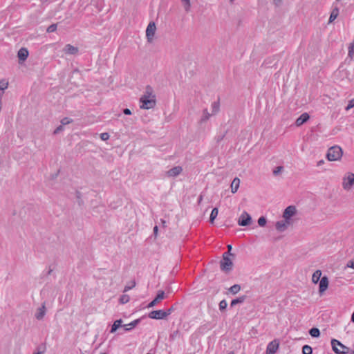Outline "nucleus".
Instances as JSON below:
<instances>
[{
    "label": "nucleus",
    "instance_id": "43",
    "mask_svg": "<svg viewBox=\"0 0 354 354\" xmlns=\"http://www.w3.org/2000/svg\"><path fill=\"white\" fill-rule=\"evenodd\" d=\"M337 16V13H335V12L333 11L330 16L329 21L332 22L333 20H335L336 19Z\"/></svg>",
    "mask_w": 354,
    "mask_h": 354
},
{
    "label": "nucleus",
    "instance_id": "25",
    "mask_svg": "<svg viewBox=\"0 0 354 354\" xmlns=\"http://www.w3.org/2000/svg\"><path fill=\"white\" fill-rule=\"evenodd\" d=\"M210 116H211V114L208 112L207 109H204L203 111V116L200 120V122L201 123L205 122L206 121H207L209 120Z\"/></svg>",
    "mask_w": 354,
    "mask_h": 354
},
{
    "label": "nucleus",
    "instance_id": "10",
    "mask_svg": "<svg viewBox=\"0 0 354 354\" xmlns=\"http://www.w3.org/2000/svg\"><path fill=\"white\" fill-rule=\"evenodd\" d=\"M296 214V207L290 205L287 207L283 214V217L285 220L288 221L292 216Z\"/></svg>",
    "mask_w": 354,
    "mask_h": 354
},
{
    "label": "nucleus",
    "instance_id": "44",
    "mask_svg": "<svg viewBox=\"0 0 354 354\" xmlns=\"http://www.w3.org/2000/svg\"><path fill=\"white\" fill-rule=\"evenodd\" d=\"M173 311H174L173 307H171V308L167 309L166 311H165V313L166 314V317L167 316H169Z\"/></svg>",
    "mask_w": 354,
    "mask_h": 354
},
{
    "label": "nucleus",
    "instance_id": "8",
    "mask_svg": "<svg viewBox=\"0 0 354 354\" xmlns=\"http://www.w3.org/2000/svg\"><path fill=\"white\" fill-rule=\"evenodd\" d=\"M148 317L150 319H164L166 318V314L165 313V310H156L150 312L148 315Z\"/></svg>",
    "mask_w": 354,
    "mask_h": 354
},
{
    "label": "nucleus",
    "instance_id": "50",
    "mask_svg": "<svg viewBox=\"0 0 354 354\" xmlns=\"http://www.w3.org/2000/svg\"><path fill=\"white\" fill-rule=\"evenodd\" d=\"M232 249V245H227V250H228V251H227V252H231Z\"/></svg>",
    "mask_w": 354,
    "mask_h": 354
},
{
    "label": "nucleus",
    "instance_id": "36",
    "mask_svg": "<svg viewBox=\"0 0 354 354\" xmlns=\"http://www.w3.org/2000/svg\"><path fill=\"white\" fill-rule=\"evenodd\" d=\"M227 301L225 299L221 301L220 303H219V309H220V310L223 311V310H225L226 308H227Z\"/></svg>",
    "mask_w": 354,
    "mask_h": 354
},
{
    "label": "nucleus",
    "instance_id": "16",
    "mask_svg": "<svg viewBox=\"0 0 354 354\" xmlns=\"http://www.w3.org/2000/svg\"><path fill=\"white\" fill-rule=\"evenodd\" d=\"M310 118L309 115L307 113H302L295 121V124L297 127L302 125L304 123L307 122Z\"/></svg>",
    "mask_w": 354,
    "mask_h": 354
},
{
    "label": "nucleus",
    "instance_id": "54",
    "mask_svg": "<svg viewBox=\"0 0 354 354\" xmlns=\"http://www.w3.org/2000/svg\"><path fill=\"white\" fill-rule=\"evenodd\" d=\"M351 321L353 322H354V311H353V313L352 317H351Z\"/></svg>",
    "mask_w": 354,
    "mask_h": 354
},
{
    "label": "nucleus",
    "instance_id": "51",
    "mask_svg": "<svg viewBox=\"0 0 354 354\" xmlns=\"http://www.w3.org/2000/svg\"><path fill=\"white\" fill-rule=\"evenodd\" d=\"M324 161L323 160H319V161L317 162V166H320V165H322V164H324Z\"/></svg>",
    "mask_w": 354,
    "mask_h": 354
},
{
    "label": "nucleus",
    "instance_id": "52",
    "mask_svg": "<svg viewBox=\"0 0 354 354\" xmlns=\"http://www.w3.org/2000/svg\"><path fill=\"white\" fill-rule=\"evenodd\" d=\"M3 92L0 91V104H1V98L3 96Z\"/></svg>",
    "mask_w": 354,
    "mask_h": 354
},
{
    "label": "nucleus",
    "instance_id": "26",
    "mask_svg": "<svg viewBox=\"0 0 354 354\" xmlns=\"http://www.w3.org/2000/svg\"><path fill=\"white\" fill-rule=\"evenodd\" d=\"M218 214V208L215 207L212 210L210 217H209V221L211 223H214V219L216 218Z\"/></svg>",
    "mask_w": 354,
    "mask_h": 354
},
{
    "label": "nucleus",
    "instance_id": "35",
    "mask_svg": "<svg viewBox=\"0 0 354 354\" xmlns=\"http://www.w3.org/2000/svg\"><path fill=\"white\" fill-rule=\"evenodd\" d=\"M129 301V296L127 295H123L120 298V301L121 304H126Z\"/></svg>",
    "mask_w": 354,
    "mask_h": 354
},
{
    "label": "nucleus",
    "instance_id": "4",
    "mask_svg": "<svg viewBox=\"0 0 354 354\" xmlns=\"http://www.w3.org/2000/svg\"><path fill=\"white\" fill-rule=\"evenodd\" d=\"M354 185V174L348 172L342 179V187L346 191H349Z\"/></svg>",
    "mask_w": 354,
    "mask_h": 354
},
{
    "label": "nucleus",
    "instance_id": "14",
    "mask_svg": "<svg viewBox=\"0 0 354 354\" xmlns=\"http://www.w3.org/2000/svg\"><path fill=\"white\" fill-rule=\"evenodd\" d=\"M183 168L180 166L174 167L167 171V176L168 177H176L181 174Z\"/></svg>",
    "mask_w": 354,
    "mask_h": 354
},
{
    "label": "nucleus",
    "instance_id": "46",
    "mask_svg": "<svg viewBox=\"0 0 354 354\" xmlns=\"http://www.w3.org/2000/svg\"><path fill=\"white\" fill-rule=\"evenodd\" d=\"M347 266L349 267V268H353L354 269V260H351L350 261L348 264H347Z\"/></svg>",
    "mask_w": 354,
    "mask_h": 354
},
{
    "label": "nucleus",
    "instance_id": "48",
    "mask_svg": "<svg viewBox=\"0 0 354 354\" xmlns=\"http://www.w3.org/2000/svg\"><path fill=\"white\" fill-rule=\"evenodd\" d=\"M281 0H273V2H274V4L276 6H279L281 3Z\"/></svg>",
    "mask_w": 354,
    "mask_h": 354
},
{
    "label": "nucleus",
    "instance_id": "53",
    "mask_svg": "<svg viewBox=\"0 0 354 354\" xmlns=\"http://www.w3.org/2000/svg\"><path fill=\"white\" fill-rule=\"evenodd\" d=\"M161 223L162 224V227H166V221L164 220H161Z\"/></svg>",
    "mask_w": 354,
    "mask_h": 354
},
{
    "label": "nucleus",
    "instance_id": "47",
    "mask_svg": "<svg viewBox=\"0 0 354 354\" xmlns=\"http://www.w3.org/2000/svg\"><path fill=\"white\" fill-rule=\"evenodd\" d=\"M123 113L125 114V115H131V111L129 109H124L123 110Z\"/></svg>",
    "mask_w": 354,
    "mask_h": 354
},
{
    "label": "nucleus",
    "instance_id": "29",
    "mask_svg": "<svg viewBox=\"0 0 354 354\" xmlns=\"http://www.w3.org/2000/svg\"><path fill=\"white\" fill-rule=\"evenodd\" d=\"M348 56L351 59L354 57V41L349 44Z\"/></svg>",
    "mask_w": 354,
    "mask_h": 354
},
{
    "label": "nucleus",
    "instance_id": "37",
    "mask_svg": "<svg viewBox=\"0 0 354 354\" xmlns=\"http://www.w3.org/2000/svg\"><path fill=\"white\" fill-rule=\"evenodd\" d=\"M258 224L259 225V226L261 227H263L266 225V218L264 217V216H261L259 219H258Z\"/></svg>",
    "mask_w": 354,
    "mask_h": 354
},
{
    "label": "nucleus",
    "instance_id": "60",
    "mask_svg": "<svg viewBox=\"0 0 354 354\" xmlns=\"http://www.w3.org/2000/svg\"><path fill=\"white\" fill-rule=\"evenodd\" d=\"M101 354H105L104 353H102Z\"/></svg>",
    "mask_w": 354,
    "mask_h": 354
},
{
    "label": "nucleus",
    "instance_id": "55",
    "mask_svg": "<svg viewBox=\"0 0 354 354\" xmlns=\"http://www.w3.org/2000/svg\"><path fill=\"white\" fill-rule=\"evenodd\" d=\"M201 201H202V196H200V197L198 198V203H201Z\"/></svg>",
    "mask_w": 354,
    "mask_h": 354
},
{
    "label": "nucleus",
    "instance_id": "19",
    "mask_svg": "<svg viewBox=\"0 0 354 354\" xmlns=\"http://www.w3.org/2000/svg\"><path fill=\"white\" fill-rule=\"evenodd\" d=\"M141 319H137L131 322L128 324L123 325L124 329L125 331H129L134 328L140 322Z\"/></svg>",
    "mask_w": 354,
    "mask_h": 354
},
{
    "label": "nucleus",
    "instance_id": "18",
    "mask_svg": "<svg viewBox=\"0 0 354 354\" xmlns=\"http://www.w3.org/2000/svg\"><path fill=\"white\" fill-rule=\"evenodd\" d=\"M28 50L25 48H21L18 51V58L20 61H25L28 57Z\"/></svg>",
    "mask_w": 354,
    "mask_h": 354
},
{
    "label": "nucleus",
    "instance_id": "3",
    "mask_svg": "<svg viewBox=\"0 0 354 354\" xmlns=\"http://www.w3.org/2000/svg\"><path fill=\"white\" fill-rule=\"evenodd\" d=\"M331 346L333 351L337 354H346L350 352V348L342 344L339 341L332 339Z\"/></svg>",
    "mask_w": 354,
    "mask_h": 354
},
{
    "label": "nucleus",
    "instance_id": "5",
    "mask_svg": "<svg viewBox=\"0 0 354 354\" xmlns=\"http://www.w3.org/2000/svg\"><path fill=\"white\" fill-rule=\"evenodd\" d=\"M140 102L141 103L140 108L143 109H150L153 108V106L156 105V99L149 98V96H142L140 99Z\"/></svg>",
    "mask_w": 354,
    "mask_h": 354
},
{
    "label": "nucleus",
    "instance_id": "9",
    "mask_svg": "<svg viewBox=\"0 0 354 354\" xmlns=\"http://www.w3.org/2000/svg\"><path fill=\"white\" fill-rule=\"evenodd\" d=\"M279 342L274 339L270 342L266 348V354H274L279 348Z\"/></svg>",
    "mask_w": 354,
    "mask_h": 354
},
{
    "label": "nucleus",
    "instance_id": "13",
    "mask_svg": "<svg viewBox=\"0 0 354 354\" xmlns=\"http://www.w3.org/2000/svg\"><path fill=\"white\" fill-rule=\"evenodd\" d=\"M328 286V279L326 276H324L319 280V292L322 294L324 292Z\"/></svg>",
    "mask_w": 354,
    "mask_h": 354
},
{
    "label": "nucleus",
    "instance_id": "57",
    "mask_svg": "<svg viewBox=\"0 0 354 354\" xmlns=\"http://www.w3.org/2000/svg\"><path fill=\"white\" fill-rule=\"evenodd\" d=\"M227 354H234L233 351H230Z\"/></svg>",
    "mask_w": 354,
    "mask_h": 354
},
{
    "label": "nucleus",
    "instance_id": "20",
    "mask_svg": "<svg viewBox=\"0 0 354 354\" xmlns=\"http://www.w3.org/2000/svg\"><path fill=\"white\" fill-rule=\"evenodd\" d=\"M240 185V179L234 178L231 184V192L234 194L237 192Z\"/></svg>",
    "mask_w": 354,
    "mask_h": 354
},
{
    "label": "nucleus",
    "instance_id": "7",
    "mask_svg": "<svg viewBox=\"0 0 354 354\" xmlns=\"http://www.w3.org/2000/svg\"><path fill=\"white\" fill-rule=\"evenodd\" d=\"M251 223H252L251 216L247 212H243L238 220L239 225L248 226V225H250Z\"/></svg>",
    "mask_w": 354,
    "mask_h": 354
},
{
    "label": "nucleus",
    "instance_id": "38",
    "mask_svg": "<svg viewBox=\"0 0 354 354\" xmlns=\"http://www.w3.org/2000/svg\"><path fill=\"white\" fill-rule=\"evenodd\" d=\"M57 30V24H52L49 26L47 28L48 32H53Z\"/></svg>",
    "mask_w": 354,
    "mask_h": 354
},
{
    "label": "nucleus",
    "instance_id": "23",
    "mask_svg": "<svg viewBox=\"0 0 354 354\" xmlns=\"http://www.w3.org/2000/svg\"><path fill=\"white\" fill-rule=\"evenodd\" d=\"M245 299H246V296L243 295V296H241L236 299H233L230 304L231 307H233L239 304H241V303L244 302Z\"/></svg>",
    "mask_w": 354,
    "mask_h": 354
},
{
    "label": "nucleus",
    "instance_id": "6",
    "mask_svg": "<svg viewBox=\"0 0 354 354\" xmlns=\"http://www.w3.org/2000/svg\"><path fill=\"white\" fill-rule=\"evenodd\" d=\"M156 30V26L153 21H151L146 29V37L148 42H152Z\"/></svg>",
    "mask_w": 354,
    "mask_h": 354
},
{
    "label": "nucleus",
    "instance_id": "33",
    "mask_svg": "<svg viewBox=\"0 0 354 354\" xmlns=\"http://www.w3.org/2000/svg\"><path fill=\"white\" fill-rule=\"evenodd\" d=\"M181 1L184 4V8L187 12H189L190 10V0H181Z\"/></svg>",
    "mask_w": 354,
    "mask_h": 354
},
{
    "label": "nucleus",
    "instance_id": "58",
    "mask_svg": "<svg viewBox=\"0 0 354 354\" xmlns=\"http://www.w3.org/2000/svg\"><path fill=\"white\" fill-rule=\"evenodd\" d=\"M350 354H354V351H351Z\"/></svg>",
    "mask_w": 354,
    "mask_h": 354
},
{
    "label": "nucleus",
    "instance_id": "32",
    "mask_svg": "<svg viewBox=\"0 0 354 354\" xmlns=\"http://www.w3.org/2000/svg\"><path fill=\"white\" fill-rule=\"evenodd\" d=\"M135 286H136L135 281H130L127 286H125V287L124 288V292H127V291L130 290L133 287H135Z\"/></svg>",
    "mask_w": 354,
    "mask_h": 354
},
{
    "label": "nucleus",
    "instance_id": "41",
    "mask_svg": "<svg viewBox=\"0 0 354 354\" xmlns=\"http://www.w3.org/2000/svg\"><path fill=\"white\" fill-rule=\"evenodd\" d=\"M353 107H354V99H352L348 102V104L346 107V110L348 111L349 109H351Z\"/></svg>",
    "mask_w": 354,
    "mask_h": 354
},
{
    "label": "nucleus",
    "instance_id": "22",
    "mask_svg": "<svg viewBox=\"0 0 354 354\" xmlns=\"http://www.w3.org/2000/svg\"><path fill=\"white\" fill-rule=\"evenodd\" d=\"M122 320L117 319L114 322L113 324L111 326V333H115L121 326H122Z\"/></svg>",
    "mask_w": 354,
    "mask_h": 354
},
{
    "label": "nucleus",
    "instance_id": "61",
    "mask_svg": "<svg viewBox=\"0 0 354 354\" xmlns=\"http://www.w3.org/2000/svg\"><path fill=\"white\" fill-rule=\"evenodd\" d=\"M234 0H230V1H233Z\"/></svg>",
    "mask_w": 354,
    "mask_h": 354
},
{
    "label": "nucleus",
    "instance_id": "40",
    "mask_svg": "<svg viewBox=\"0 0 354 354\" xmlns=\"http://www.w3.org/2000/svg\"><path fill=\"white\" fill-rule=\"evenodd\" d=\"M283 169V167L282 166L277 167L273 171V174L275 176L278 175L280 172H281Z\"/></svg>",
    "mask_w": 354,
    "mask_h": 354
},
{
    "label": "nucleus",
    "instance_id": "34",
    "mask_svg": "<svg viewBox=\"0 0 354 354\" xmlns=\"http://www.w3.org/2000/svg\"><path fill=\"white\" fill-rule=\"evenodd\" d=\"M8 82L5 80L0 81V91H3L8 88Z\"/></svg>",
    "mask_w": 354,
    "mask_h": 354
},
{
    "label": "nucleus",
    "instance_id": "12",
    "mask_svg": "<svg viewBox=\"0 0 354 354\" xmlns=\"http://www.w3.org/2000/svg\"><path fill=\"white\" fill-rule=\"evenodd\" d=\"M46 313V303L44 302L42 305L37 309L35 317L37 320H41L44 317Z\"/></svg>",
    "mask_w": 354,
    "mask_h": 354
},
{
    "label": "nucleus",
    "instance_id": "28",
    "mask_svg": "<svg viewBox=\"0 0 354 354\" xmlns=\"http://www.w3.org/2000/svg\"><path fill=\"white\" fill-rule=\"evenodd\" d=\"M212 115H214L216 114V113L218 112L219 111V102H214L212 104Z\"/></svg>",
    "mask_w": 354,
    "mask_h": 354
},
{
    "label": "nucleus",
    "instance_id": "2",
    "mask_svg": "<svg viewBox=\"0 0 354 354\" xmlns=\"http://www.w3.org/2000/svg\"><path fill=\"white\" fill-rule=\"evenodd\" d=\"M342 149L339 146H333L328 150L326 157L329 161L339 160L342 156Z\"/></svg>",
    "mask_w": 354,
    "mask_h": 354
},
{
    "label": "nucleus",
    "instance_id": "56",
    "mask_svg": "<svg viewBox=\"0 0 354 354\" xmlns=\"http://www.w3.org/2000/svg\"><path fill=\"white\" fill-rule=\"evenodd\" d=\"M34 354H43V352H41V351H39V352L35 353H34Z\"/></svg>",
    "mask_w": 354,
    "mask_h": 354
},
{
    "label": "nucleus",
    "instance_id": "15",
    "mask_svg": "<svg viewBox=\"0 0 354 354\" xmlns=\"http://www.w3.org/2000/svg\"><path fill=\"white\" fill-rule=\"evenodd\" d=\"M289 224L290 222L288 221H280L276 223L275 227L279 232H282L287 229Z\"/></svg>",
    "mask_w": 354,
    "mask_h": 354
},
{
    "label": "nucleus",
    "instance_id": "27",
    "mask_svg": "<svg viewBox=\"0 0 354 354\" xmlns=\"http://www.w3.org/2000/svg\"><path fill=\"white\" fill-rule=\"evenodd\" d=\"M309 333L313 337H318L320 335V331L317 328H312Z\"/></svg>",
    "mask_w": 354,
    "mask_h": 354
},
{
    "label": "nucleus",
    "instance_id": "31",
    "mask_svg": "<svg viewBox=\"0 0 354 354\" xmlns=\"http://www.w3.org/2000/svg\"><path fill=\"white\" fill-rule=\"evenodd\" d=\"M313 349L308 345H304L302 348L303 354H312Z\"/></svg>",
    "mask_w": 354,
    "mask_h": 354
},
{
    "label": "nucleus",
    "instance_id": "30",
    "mask_svg": "<svg viewBox=\"0 0 354 354\" xmlns=\"http://www.w3.org/2000/svg\"><path fill=\"white\" fill-rule=\"evenodd\" d=\"M240 290H241V286L238 284L233 285L230 288V292H232L234 295L238 293L240 291Z\"/></svg>",
    "mask_w": 354,
    "mask_h": 354
},
{
    "label": "nucleus",
    "instance_id": "1",
    "mask_svg": "<svg viewBox=\"0 0 354 354\" xmlns=\"http://www.w3.org/2000/svg\"><path fill=\"white\" fill-rule=\"evenodd\" d=\"M230 257H234V254L232 252H224L223 254V259L220 262V267L221 270L229 272L232 269L233 262Z\"/></svg>",
    "mask_w": 354,
    "mask_h": 354
},
{
    "label": "nucleus",
    "instance_id": "42",
    "mask_svg": "<svg viewBox=\"0 0 354 354\" xmlns=\"http://www.w3.org/2000/svg\"><path fill=\"white\" fill-rule=\"evenodd\" d=\"M100 138L102 140H107L109 138V134L108 133H102L100 134Z\"/></svg>",
    "mask_w": 354,
    "mask_h": 354
},
{
    "label": "nucleus",
    "instance_id": "11",
    "mask_svg": "<svg viewBox=\"0 0 354 354\" xmlns=\"http://www.w3.org/2000/svg\"><path fill=\"white\" fill-rule=\"evenodd\" d=\"M165 292L163 290H159L155 299L148 304L147 308H152L155 306L165 298Z\"/></svg>",
    "mask_w": 354,
    "mask_h": 354
},
{
    "label": "nucleus",
    "instance_id": "24",
    "mask_svg": "<svg viewBox=\"0 0 354 354\" xmlns=\"http://www.w3.org/2000/svg\"><path fill=\"white\" fill-rule=\"evenodd\" d=\"M149 96V98H155V95H153V89L151 86H147L146 87L145 92L142 97H147Z\"/></svg>",
    "mask_w": 354,
    "mask_h": 354
},
{
    "label": "nucleus",
    "instance_id": "39",
    "mask_svg": "<svg viewBox=\"0 0 354 354\" xmlns=\"http://www.w3.org/2000/svg\"><path fill=\"white\" fill-rule=\"evenodd\" d=\"M72 122V120L68 118H64L61 120V123L62 125H66Z\"/></svg>",
    "mask_w": 354,
    "mask_h": 354
},
{
    "label": "nucleus",
    "instance_id": "17",
    "mask_svg": "<svg viewBox=\"0 0 354 354\" xmlns=\"http://www.w3.org/2000/svg\"><path fill=\"white\" fill-rule=\"evenodd\" d=\"M65 53L68 55H75L78 52V48L77 47H75L71 44H67L64 48V50Z\"/></svg>",
    "mask_w": 354,
    "mask_h": 354
},
{
    "label": "nucleus",
    "instance_id": "21",
    "mask_svg": "<svg viewBox=\"0 0 354 354\" xmlns=\"http://www.w3.org/2000/svg\"><path fill=\"white\" fill-rule=\"evenodd\" d=\"M322 271L319 270H316L312 276V281L314 283H317L321 279Z\"/></svg>",
    "mask_w": 354,
    "mask_h": 354
},
{
    "label": "nucleus",
    "instance_id": "59",
    "mask_svg": "<svg viewBox=\"0 0 354 354\" xmlns=\"http://www.w3.org/2000/svg\"><path fill=\"white\" fill-rule=\"evenodd\" d=\"M51 272H52V270H50L48 271V274H50L51 273Z\"/></svg>",
    "mask_w": 354,
    "mask_h": 354
},
{
    "label": "nucleus",
    "instance_id": "45",
    "mask_svg": "<svg viewBox=\"0 0 354 354\" xmlns=\"http://www.w3.org/2000/svg\"><path fill=\"white\" fill-rule=\"evenodd\" d=\"M62 130H63V127H62V125H60V126H59L58 127L56 128V129L54 131V133L57 134V133H58L59 131H61Z\"/></svg>",
    "mask_w": 354,
    "mask_h": 354
},
{
    "label": "nucleus",
    "instance_id": "49",
    "mask_svg": "<svg viewBox=\"0 0 354 354\" xmlns=\"http://www.w3.org/2000/svg\"><path fill=\"white\" fill-rule=\"evenodd\" d=\"M158 227L157 225H156L154 227H153V234H154V236H156L157 234H158Z\"/></svg>",
    "mask_w": 354,
    "mask_h": 354
}]
</instances>
